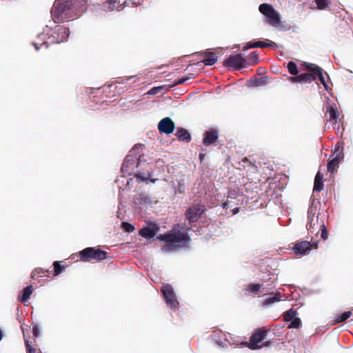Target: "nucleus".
Segmentation results:
<instances>
[{"mask_svg":"<svg viewBox=\"0 0 353 353\" xmlns=\"http://www.w3.org/2000/svg\"><path fill=\"white\" fill-rule=\"evenodd\" d=\"M144 147V145L141 143H137L133 146L123 163L121 171L124 174H132L134 173V168L140 169L134 172L137 181L139 183L145 182L148 183L152 182L154 183L158 179H152L153 171L150 168H148L149 163H146L143 154H141L139 151Z\"/></svg>","mask_w":353,"mask_h":353,"instance_id":"nucleus-1","label":"nucleus"},{"mask_svg":"<svg viewBox=\"0 0 353 353\" xmlns=\"http://www.w3.org/2000/svg\"><path fill=\"white\" fill-rule=\"evenodd\" d=\"M86 0H55L51 9L54 23H64L78 18L86 8Z\"/></svg>","mask_w":353,"mask_h":353,"instance_id":"nucleus-2","label":"nucleus"},{"mask_svg":"<svg viewBox=\"0 0 353 353\" xmlns=\"http://www.w3.org/2000/svg\"><path fill=\"white\" fill-rule=\"evenodd\" d=\"M69 28L63 25H55L54 28L46 26L42 32L38 34L37 39L39 42H32L36 50H39L42 46L48 48L50 45L57 44L67 41L69 37Z\"/></svg>","mask_w":353,"mask_h":353,"instance_id":"nucleus-3","label":"nucleus"},{"mask_svg":"<svg viewBox=\"0 0 353 353\" xmlns=\"http://www.w3.org/2000/svg\"><path fill=\"white\" fill-rule=\"evenodd\" d=\"M158 239L167 243L166 245L161 248L162 252H174L183 247L181 243H188L190 241V236L187 233L174 232L160 234L158 236Z\"/></svg>","mask_w":353,"mask_h":353,"instance_id":"nucleus-4","label":"nucleus"},{"mask_svg":"<svg viewBox=\"0 0 353 353\" xmlns=\"http://www.w3.org/2000/svg\"><path fill=\"white\" fill-rule=\"evenodd\" d=\"M259 10L265 17V23L274 28L276 26L281 15L271 4L261 3L259 7Z\"/></svg>","mask_w":353,"mask_h":353,"instance_id":"nucleus-5","label":"nucleus"},{"mask_svg":"<svg viewBox=\"0 0 353 353\" xmlns=\"http://www.w3.org/2000/svg\"><path fill=\"white\" fill-rule=\"evenodd\" d=\"M81 260L90 261V260L102 261L107 258L108 253L101 249L88 247L79 252Z\"/></svg>","mask_w":353,"mask_h":353,"instance_id":"nucleus-6","label":"nucleus"},{"mask_svg":"<svg viewBox=\"0 0 353 353\" xmlns=\"http://www.w3.org/2000/svg\"><path fill=\"white\" fill-rule=\"evenodd\" d=\"M223 65L229 70H240L246 67V59L241 53L230 55L223 61Z\"/></svg>","mask_w":353,"mask_h":353,"instance_id":"nucleus-7","label":"nucleus"},{"mask_svg":"<svg viewBox=\"0 0 353 353\" xmlns=\"http://www.w3.org/2000/svg\"><path fill=\"white\" fill-rule=\"evenodd\" d=\"M161 291L168 306L172 311H176L178 309L179 302L172 287L169 284L164 285L161 287Z\"/></svg>","mask_w":353,"mask_h":353,"instance_id":"nucleus-8","label":"nucleus"},{"mask_svg":"<svg viewBox=\"0 0 353 353\" xmlns=\"http://www.w3.org/2000/svg\"><path fill=\"white\" fill-rule=\"evenodd\" d=\"M205 205L201 203H195L190 207L185 212L186 219L190 223L197 221L205 212Z\"/></svg>","mask_w":353,"mask_h":353,"instance_id":"nucleus-9","label":"nucleus"},{"mask_svg":"<svg viewBox=\"0 0 353 353\" xmlns=\"http://www.w3.org/2000/svg\"><path fill=\"white\" fill-rule=\"evenodd\" d=\"M317 208L314 206L313 203L309 207L307 210V223L306 225L307 230L311 234L319 232L317 231L318 216H316Z\"/></svg>","mask_w":353,"mask_h":353,"instance_id":"nucleus-10","label":"nucleus"},{"mask_svg":"<svg viewBox=\"0 0 353 353\" xmlns=\"http://www.w3.org/2000/svg\"><path fill=\"white\" fill-rule=\"evenodd\" d=\"M317 245L316 241L311 243L308 241H301L295 243L292 248L296 254L303 256L312 248H316Z\"/></svg>","mask_w":353,"mask_h":353,"instance_id":"nucleus-11","label":"nucleus"},{"mask_svg":"<svg viewBox=\"0 0 353 353\" xmlns=\"http://www.w3.org/2000/svg\"><path fill=\"white\" fill-rule=\"evenodd\" d=\"M304 65L305 68L308 70H310L313 72V74L316 77V79L318 77L319 80L321 83V84L323 85L324 88L326 90H328L329 87L327 83L325 81L323 73H325L327 76H328L327 73L326 72H323V69L320 68L319 65L310 63H305Z\"/></svg>","mask_w":353,"mask_h":353,"instance_id":"nucleus-12","label":"nucleus"},{"mask_svg":"<svg viewBox=\"0 0 353 353\" xmlns=\"http://www.w3.org/2000/svg\"><path fill=\"white\" fill-rule=\"evenodd\" d=\"M175 129V124L171 118L167 117L162 119L158 124V130L159 132L170 134Z\"/></svg>","mask_w":353,"mask_h":353,"instance_id":"nucleus-13","label":"nucleus"},{"mask_svg":"<svg viewBox=\"0 0 353 353\" xmlns=\"http://www.w3.org/2000/svg\"><path fill=\"white\" fill-rule=\"evenodd\" d=\"M159 227L154 223H150L148 226L141 228L139 230V234L147 239H152L157 234Z\"/></svg>","mask_w":353,"mask_h":353,"instance_id":"nucleus-14","label":"nucleus"},{"mask_svg":"<svg viewBox=\"0 0 353 353\" xmlns=\"http://www.w3.org/2000/svg\"><path fill=\"white\" fill-rule=\"evenodd\" d=\"M218 132L214 129L211 128L209 130L206 131L203 134V143L205 145H210L212 143L216 141L218 139Z\"/></svg>","mask_w":353,"mask_h":353,"instance_id":"nucleus-15","label":"nucleus"},{"mask_svg":"<svg viewBox=\"0 0 353 353\" xmlns=\"http://www.w3.org/2000/svg\"><path fill=\"white\" fill-rule=\"evenodd\" d=\"M200 54L205 57V59L201 61V63H203L205 65L212 66L215 64L218 60V57L214 52L204 51L201 52ZM197 64H200V62H198Z\"/></svg>","mask_w":353,"mask_h":353,"instance_id":"nucleus-16","label":"nucleus"},{"mask_svg":"<svg viewBox=\"0 0 353 353\" xmlns=\"http://www.w3.org/2000/svg\"><path fill=\"white\" fill-rule=\"evenodd\" d=\"M268 331L262 330L261 329H257L250 336V339L252 341V345L254 346H260L258 345L259 343L262 342L267 336Z\"/></svg>","mask_w":353,"mask_h":353,"instance_id":"nucleus-17","label":"nucleus"},{"mask_svg":"<svg viewBox=\"0 0 353 353\" xmlns=\"http://www.w3.org/2000/svg\"><path fill=\"white\" fill-rule=\"evenodd\" d=\"M118 0H107L103 3V9L105 11H113L114 10L117 11L122 10L125 6L122 4H119V2H117Z\"/></svg>","mask_w":353,"mask_h":353,"instance_id":"nucleus-18","label":"nucleus"},{"mask_svg":"<svg viewBox=\"0 0 353 353\" xmlns=\"http://www.w3.org/2000/svg\"><path fill=\"white\" fill-rule=\"evenodd\" d=\"M316 80V77L312 73H304L291 78V81L294 83H310Z\"/></svg>","mask_w":353,"mask_h":353,"instance_id":"nucleus-19","label":"nucleus"},{"mask_svg":"<svg viewBox=\"0 0 353 353\" xmlns=\"http://www.w3.org/2000/svg\"><path fill=\"white\" fill-rule=\"evenodd\" d=\"M134 203L136 205L143 204L152 205V200L151 197L146 193L141 192L136 195L134 198Z\"/></svg>","mask_w":353,"mask_h":353,"instance_id":"nucleus-20","label":"nucleus"},{"mask_svg":"<svg viewBox=\"0 0 353 353\" xmlns=\"http://www.w3.org/2000/svg\"><path fill=\"white\" fill-rule=\"evenodd\" d=\"M175 136L180 141H185L187 143L191 141V135L189 132L183 128H177Z\"/></svg>","mask_w":353,"mask_h":353,"instance_id":"nucleus-21","label":"nucleus"},{"mask_svg":"<svg viewBox=\"0 0 353 353\" xmlns=\"http://www.w3.org/2000/svg\"><path fill=\"white\" fill-rule=\"evenodd\" d=\"M281 301L280 298V292H276V293H270L269 296L267 297L263 303V305L264 307H270L271 305L274 304L276 302H279Z\"/></svg>","mask_w":353,"mask_h":353,"instance_id":"nucleus-22","label":"nucleus"},{"mask_svg":"<svg viewBox=\"0 0 353 353\" xmlns=\"http://www.w3.org/2000/svg\"><path fill=\"white\" fill-rule=\"evenodd\" d=\"M323 174L321 173L320 171H319L314 178V188L313 191L314 192H320L323 190Z\"/></svg>","mask_w":353,"mask_h":353,"instance_id":"nucleus-23","label":"nucleus"},{"mask_svg":"<svg viewBox=\"0 0 353 353\" xmlns=\"http://www.w3.org/2000/svg\"><path fill=\"white\" fill-rule=\"evenodd\" d=\"M342 160L343 159H339V157H333L332 159H329L327 163V172L334 173Z\"/></svg>","mask_w":353,"mask_h":353,"instance_id":"nucleus-24","label":"nucleus"},{"mask_svg":"<svg viewBox=\"0 0 353 353\" xmlns=\"http://www.w3.org/2000/svg\"><path fill=\"white\" fill-rule=\"evenodd\" d=\"M268 82V77L263 76L254 79H251L249 81L250 86L259 87L266 84Z\"/></svg>","mask_w":353,"mask_h":353,"instance_id":"nucleus-25","label":"nucleus"},{"mask_svg":"<svg viewBox=\"0 0 353 353\" xmlns=\"http://www.w3.org/2000/svg\"><path fill=\"white\" fill-rule=\"evenodd\" d=\"M261 289H262V285L259 283H250L245 288V290L249 292L250 294L256 295Z\"/></svg>","mask_w":353,"mask_h":353,"instance_id":"nucleus-26","label":"nucleus"},{"mask_svg":"<svg viewBox=\"0 0 353 353\" xmlns=\"http://www.w3.org/2000/svg\"><path fill=\"white\" fill-rule=\"evenodd\" d=\"M334 106V104H333V105H330L327 111L329 112L330 114V121H333L334 123H336L339 117V112Z\"/></svg>","mask_w":353,"mask_h":353,"instance_id":"nucleus-27","label":"nucleus"},{"mask_svg":"<svg viewBox=\"0 0 353 353\" xmlns=\"http://www.w3.org/2000/svg\"><path fill=\"white\" fill-rule=\"evenodd\" d=\"M352 315L351 311H346L342 313L340 315H338L335 317L334 321L333 323L334 325L344 322L347 319H348Z\"/></svg>","mask_w":353,"mask_h":353,"instance_id":"nucleus-28","label":"nucleus"},{"mask_svg":"<svg viewBox=\"0 0 353 353\" xmlns=\"http://www.w3.org/2000/svg\"><path fill=\"white\" fill-rule=\"evenodd\" d=\"M274 28L283 32L289 31L292 28L290 23H287L286 21H282L281 18L279 19V21L277 22V24Z\"/></svg>","mask_w":353,"mask_h":353,"instance_id":"nucleus-29","label":"nucleus"},{"mask_svg":"<svg viewBox=\"0 0 353 353\" xmlns=\"http://www.w3.org/2000/svg\"><path fill=\"white\" fill-rule=\"evenodd\" d=\"M288 70L290 74L292 75H298L299 70L296 64L294 61H289L288 63Z\"/></svg>","mask_w":353,"mask_h":353,"instance_id":"nucleus-30","label":"nucleus"},{"mask_svg":"<svg viewBox=\"0 0 353 353\" xmlns=\"http://www.w3.org/2000/svg\"><path fill=\"white\" fill-rule=\"evenodd\" d=\"M296 314L297 312L295 310L291 308L285 312L284 315V320L285 321H290L295 319L296 317Z\"/></svg>","mask_w":353,"mask_h":353,"instance_id":"nucleus-31","label":"nucleus"},{"mask_svg":"<svg viewBox=\"0 0 353 353\" xmlns=\"http://www.w3.org/2000/svg\"><path fill=\"white\" fill-rule=\"evenodd\" d=\"M33 287L32 285H28L23 288V303L28 301L30 296L32 294Z\"/></svg>","mask_w":353,"mask_h":353,"instance_id":"nucleus-32","label":"nucleus"},{"mask_svg":"<svg viewBox=\"0 0 353 353\" xmlns=\"http://www.w3.org/2000/svg\"><path fill=\"white\" fill-rule=\"evenodd\" d=\"M54 275L57 276L64 270V267L61 265V262L56 261L53 263Z\"/></svg>","mask_w":353,"mask_h":353,"instance_id":"nucleus-33","label":"nucleus"},{"mask_svg":"<svg viewBox=\"0 0 353 353\" xmlns=\"http://www.w3.org/2000/svg\"><path fill=\"white\" fill-rule=\"evenodd\" d=\"M121 228L124 231L128 233L132 232L135 230L134 226L127 221L121 223Z\"/></svg>","mask_w":353,"mask_h":353,"instance_id":"nucleus-34","label":"nucleus"},{"mask_svg":"<svg viewBox=\"0 0 353 353\" xmlns=\"http://www.w3.org/2000/svg\"><path fill=\"white\" fill-rule=\"evenodd\" d=\"M290 321V323L288 325V327L290 329L299 328L301 325V321L299 317H296L295 319H294Z\"/></svg>","mask_w":353,"mask_h":353,"instance_id":"nucleus-35","label":"nucleus"},{"mask_svg":"<svg viewBox=\"0 0 353 353\" xmlns=\"http://www.w3.org/2000/svg\"><path fill=\"white\" fill-rule=\"evenodd\" d=\"M319 10H325L329 5V0H315Z\"/></svg>","mask_w":353,"mask_h":353,"instance_id":"nucleus-36","label":"nucleus"},{"mask_svg":"<svg viewBox=\"0 0 353 353\" xmlns=\"http://www.w3.org/2000/svg\"><path fill=\"white\" fill-rule=\"evenodd\" d=\"M239 345L241 346L248 347L250 350H253L261 348V346H254L252 345V341L250 339L249 341H242L239 343Z\"/></svg>","mask_w":353,"mask_h":353,"instance_id":"nucleus-37","label":"nucleus"},{"mask_svg":"<svg viewBox=\"0 0 353 353\" xmlns=\"http://www.w3.org/2000/svg\"><path fill=\"white\" fill-rule=\"evenodd\" d=\"M249 59L253 65L259 63V54H257L256 51H254L250 53Z\"/></svg>","mask_w":353,"mask_h":353,"instance_id":"nucleus-38","label":"nucleus"},{"mask_svg":"<svg viewBox=\"0 0 353 353\" xmlns=\"http://www.w3.org/2000/svg\"><path fill=\"white\" fill-rule=\"evenodd\" d=\"M252 45H250L249 47H252V48H265V41H251Z\"/></svg>","mask_w":353,"mask_h":353,"instance_id":"nucleus-39","label":"nucleus"},{"mask_svg":"<svg viewBox=\"0 0 353 353\" xmlns=\"http://www.w3.org/2000/svg\"><path fill=\"white\" fill-rule=\"evenodd\" d=\"M321 238L323 240L327 239V238H328V232H327V230L324 223L321 224Z\"/></svg>","mask_w":353,"mask_h":353,"instance_id":"nucleus-40","label":"nucleus"},{"mask_svg":"<svg viewBox=\"0 0 353 353\" xmlns=\"http://www.w3.org/2000/svg\"><path fill=\"white\" fill-rule=\"evenodd\" d=\"M25 345L27 353H37V350L30 345L29 341L25 340Z\"/></svg>","mask_w":353,"mask_h":353,"instance_id":"nucleus-41","label":"nucleus"},{"mask_svg":"<svg viewBox=\"0 0 353 353\" xmlns=\"http://www.w3.org/2000/svg\"><path fill=\"white\" fill-rule=\"evenodd\" d=\"M163 86H157L152 88L148 92V94H156L159 93L163 90Z\"/></svg>","mask_w":353,"mask_h":353,"instance_id":"nucleus-42","label":"nucleus"},{"mask_svg":"<svg viewBox=\"0 0 353 353\" xmlns=\"http://www.w3.org/2000/svg\"><path fill=\"white\" fill-rule=\"evenodd\" d=\"M239 192L236 190H230L228 193V199H234L237 198Z\"/></svg>","mask_w":353,"mask_h":353,"instance_id":"nucleus-43","label":"nucleus"},{"mask_svg":"<svg viewBox=\"0 0 353 353\" xmlns=\"http://www.w3.org/2000/svg\"><path fill=\"white\" fill-rule=\"evenodd\" d=\"M332 156H333V157H339V159H343L344 158V153L341 150H334Z\"/></svg>","mask_w":353,"mask_h":353,"instance_id":"nucleus-44","label":"nucleus"},{"mask_svg":"<svg viewBox=\"0 0 353 353\" xmlns=\"http://www.w3.org/2000/svg\"><path fill=\"white\" fill-rule=\"evenodd\" d=\"M32 334L34 337H39L41 335V330L40 327L35 325L32 327Z\"/></svg>","mask_w":353,"mask_h":353,"instance_id":"nucleus-45","label":"nucleus"},{"mask_svg":"<svg viewBox=\"0 0 353 353\" xmlns=\"http://www.w3.org/2000/svg\"><path fill=\"white\" fill-rule=\"evenodd\" d=\"M190 79L188 77H182L178 79L174 80V85H178L181 84H183L185 82H186Z\"/></svg>","mask_w":353,"mask_h":353,"instance_id":"nucleus-46","label":"nucleus"},{"mask_svg":"<svg viewBox=\"0 0 353 353\" xmlns=\"http://www.w3.org/2000/svg\"><path fill=\"white\" fill-rule=\"evenodd\" d=\"M344 143L343 142H338L335 145L334 150L343 151Z\"/></svg>","mask_w":353,"mask_h":353,"instance_id":"nucleus-47","label":"nucleus"},{"mask_svg":"<svg viewBox=\"0 0 353 353\" xmlns=\"http://www.w3.org/2000/svg\"><path fill=\"white\" fill-rule=\"evenodd\" d=\"M276 46H277V44L273 41H269V42L265 41V48H274Z\"/></svg>","mask_w":353,"mask_h":353,"instance_id":"nucleus-48","label":"nucleus"},{"mask_svg":"<svg viewBox=\"0 0 353 353\" xmlns=\"http://www.w3.org/2000/svg\"><path fill=\"white\" fill-rule=\"evenodd\" d=\"M221 206L224 209H228L231 206V202L229 201L223 202V203H222Z\"/></svg>","mask_w":353,"mask_h":353,"instance_id":"nucleus-49","label":"nucleus"},{"mask_svg":"<svg viewBox=\"0 0 353 353\" xmlns=\"http://www.w3.org/2000/svg\"><path fill=\"white\" fill-rule=\"evenodd\" d=\"M266 73V69L265 68H259L257 69V74L258 75H261Z\"/></svg>","mask_w":353,"mask_h":353,"instance_id":"nucleus-50","label":"nucleus"},{"mask_svg":"<svg viewBox=\"0 0 353 353\" xmlns=\"http://www.w3.org/2000/svg\"><path fill=\"white\" fill-rule=\"evenodd\" d=\"M250 45H252L251 41L245 43V46H243V51H246L250 48H252V47H249Z\"/></svg>","mask_w":353,"mask_h":353,"instance_id":"nucleus-51","label":"nucleus"},{"mask_svg":"<svg viewBox=\"0 0 353 353\" xmlns=\"http://www.w3.org/2000/svg\"><path fill=\"white\" fill-rule=\"evenodd\" d=\"M272 343H273V342H272V341H265V342L262 344V345H261V347H269V346L272 345Z\"/></svg>","mask_w":353,"mask_h":353,"instance_id":"nucleus-52","label":"nucleus"},{"mask_svg":"<svg viewBox=\"0 0 353 353\" xmlns=\"http://www.w3.org/2000/svg\"><path fill=\"white\" fill-rule=\"evenodd\" d=\"M239 210H240V208L236 207L232 210V212L233 214H236L237 213H239Z\"/></svg>","mask_w":353,"mask_h":353,"instance_id":"nucleus-53","label":"nucleus"},{"mask_svg":"<svg viewBox=\"0 0 353 353\" xmlns=\"http://www.w3.org/2000/svg\"><path fill=\"white\" fill-rule=\"evenodd\" d=\"M17 299L19 301L22 302V291L19 292Z\"/></svg>","mask_w":353,"mask_h":353,"instance_id":"nucleus-54","label":"nucleus"},{"mask_svg":"<svg viewBox=\"0 0 353 353\" xmlns=\"http://www.w3.org/2000/svg\"><path fill=\"white\" fill-rule=\"evenodd\" d=\"M216 341L218 343V345L220 346L223 347L225 345V344L223 341H219V340H216Z\"/></svg>","mask_w":353,"mask_h":353,"instance_id":"nucleus-55","label":"nucleus"},{"mask_svg":"<svg viewBox=\"0 0 353 353\" xmlns=\"http://www.w3.org/2000/svg\"><path fill=\"white\" fill-rule=\"evenodd\" d=\"M205 157V155L203 154H199V159L202 161Z\"/></svg>","mask_w":353,"mask_h":353,"instance_id":"nucleus-56","label":"nucleus"},{"mask_svg":"<svg viewBox=\"0 0 353 353\" xmlns=\"http://www.w3.org/2000/svg\"><path fill=\"white\" fill-rule=\"evenodd\" d=\"M135 77H136V76H130V77H129L127 79V80H128V81H130V80H132V79H134V78H135Z\"/></svg>","mask_w":353,"mask_h":353,"instance_id":"nucleus-57","label":"nucleus"},{"mask_svg":"<svg viewBox=\"0 0 353 353\" xmlns=\"http://www.w3.org/2000/svg\"><path fill=\"white\" fill-rule=\"evenodd\" d=\"M3 334L1 332V330H0V341L2 339Z\"/></svg>","mask_w":353,"mask_h":353,"instance_id":"nucleus-58","label":"nucleus"},{"mask_svg":"<svg viewBox=\"0 0 353 353\" xmlns=\"http://www.w3.org/2000/svg\"><path fill=\"white\" fill-rule=\"evenodd\" d=\"M43 274L44 272L42 270H38V274Z\"/></svg>","mask_w":353,"mask_h":353,"instance_id":"nucleus-59","label":"nucleus"},{"mask_svg":"<svg viewBox=\"0 0 353 353\" xmlns=\"http://www.w3.org/2000/svg\"><path fill=\"white\" fill-rule=\"evenodd\" d=\"M34 273L33 272V273H32V278H34Z\"/></svg>","mask_w":353,"mask_h":353,"instance_id":"nucleus-60","label":"nucleus"}]
</instances>
